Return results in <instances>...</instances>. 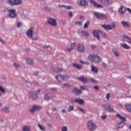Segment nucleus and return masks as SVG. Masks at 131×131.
I'll return each instance as SVG.
<instances>
[{"label": "nucleus", "mask_w": 131, "mask_h": 131, "mask_svg": "<svg viewBox=\"0 0 131 131\" xmlns=\"http://www.w3.org/2000/svg\"><path fill=\"white\" fill-rule=\"evenodd\" d=\"M26 62L28 65H33V64H34V61L32 58H27Z\"/></svg>", "instance_id": "6ab92c4d"}, {"label": "nucleus", "mask_w": 131, "mask_h": 131, "mask_svg": "<svg viewBox=\"0 0 131 131\" xmlns=\"http://www.w3.org/2000/svg\"><path fill=\"white\" fill-rule=\"evenodd\" d=\"M126 11H127V8H126L123 6L121 7L118 10L119 13H120V14H122V15H123V14H124Z\"/></svg>", "instance_id": "4468645a"}, {"label": "nucleus", "mask_w": 131, "mask_h": 131, "mask_svg": "<svg viewBox=\"0 0 131 131\" xmlns=\"http://www.w3.org/2000/svg\"><path fill=\"white\" fill-rule=\"evenodd\" d=\"M94 88L95 89V90H96V91H99L100 89L98 86H95Z\"/></svg>", "instance_id": "6e6d98bb"}, {"label": "nucleus", "mask_w": 131, "mask_h": 131, "mask_svg": "<svg viewBox=\"0 0 131 131\" xmlns=\"http://www.w3.org/2000/svg\"><path fill=\"white\" fill-rule=\"evenodd\" d=\"M122 37H123L124 40H125V41H126L127 42H128V43H129V45H131V37H128L125 35H123L122 36Z\"/></svg>", "instance_id": "ddd939ff"}, {"label": "nucleus", "mask_w": 131, "mask_h": 131, "mask_svg": "<svg viewBox=\"0 0 131 131\" xmlns=\"http://www.w3.org/2000/svg\"><path fill=\"white\" fill-rule=\"evenodd\" d=\"M69 16L70 17V18H72L73 17V13H72V11L69 12Z\"/></svg>", "instance_id": "8fccbe9b"}, {"label": "nucleus", "mask_w": 131, "mask_h": 131, "mask_svg": "<svg viewBox=\"0 0 131 131\" xmlns=\"http://www.w3.org/2000/svg\"><path fill=\"white\" fill-rule=\"evenodd\" d=\"M75 47V43H72L71 45V48L73 50Z\"/></svg>", "instance_id": "864d4df0"}, {"label": "nucleus", "mask_w": 131, "mask_h": 131, "mask_svg": "<svg viewBox=\"0 0 131 131\" xmlns=\"http://www.w3.org/2000/svg\"><path fill=\"white\" fill-rule=\"evenodd\" d=\"M113 53H114L115 56H116V57H119L120 55H119V53H118V52H117L116 51H114Z\"/></svg>", "instance_id": "37998d69"}, {"label": "nucleus", "mask_w": 131, "mask_h": 131, "mask_svg": "<svg viewBox=\"0 0 131 131\" xmlns=\"http://www.w3.org/2000/svg\"><path fill=\"white\" fill-rule=\"evenodd\" d=\"M21 25H22V24L21 23H17V27H20Z\"/></svg>", "instance_id": "bf43d9fd"}, {"label": "nucleus", "mask_w": 131, "mask_h": 131, "mask_svg": "<svg viewBox=\"0 0 131 131\" xmlns=\"http://www.w3.org/2000/svg\"><path fill=\"white\" fill-rule=\"evenodd\" d=\"M103 108L105 110V111H107L108 112H114V108L111 107L110 105L104 104L102 105Z\"/></svg>", "instance_id": "423d86ee"}, {"label": "nucleus", "mask_w": 131, "mask_h": 131, "mask_svg": "<svg viewBox=\"0 0 131 131\" xmlns=\"http://www.w3.org/2000/svg\"><path fill=\"white\" fill-rule=\"evenodd\" d=\"M52 110L53 111L56 112V111H57L58 109L57 108V107H53V108H52Z\"/></svg>", "instance_id": "13d9d810"}, {"label": "nucleus", "mask_w": 131, "mask_h": 131, "mask_svg": "<svg viewBox=\"0 0 131 131\" xmlns=\"http://www.w3.org/2000/svg\"><path fill=\"white\" fill-rule=\"evenodd\" d=\"M73 67H75V68H77L78 70H80V69L82 68V66L81 65L76 63H73Z\"/></svg>", "instance_id": "c85d7f7f"}, {"label": "nucleus", "mask_w": 131, "mask_h": 131, "mask_svg": "<svg viewBox=\"0 0 131 131\" xmlns=\"http://www.w3.org/2000/svg\"><path fill=\"white\" fill-rule=\"evenodd\" d=\"M72 93L74 94L76 96H79L82 94V91L78 89L77 88H75L72 91Z\"/></svg>", "instance_id": "9d476101"}, {"label": "nucleus", "mask_w": 131, "mask_h": 131, "mask_svg": "<svg viewBox=\"0 0 131 131\" xmlns=\"http://www.w3.org/2000/svg\"><path fill=\"white\" fill-rule=\"evenodd\" d=\"M77 110H78L79 111H81V112H82V113H85V110L82 108L80 106H78L77 107Z\"/></svg>", "instance_id": "4c0bfd02"}, {"label": "nucleus", "mask_w": 131, "mask_h": 131, "mask_svg": "<svg viewBox=\"0 0 131 131\" xmlns=\"http://www.w3.org/2000/svg\"><path fill=\"white\" fill-rule=\"evenodd\" d=\"M58 7L60 8H65L67 10H71V6H66V5H58Z\"/></svg>", "instance_id": "473e14b6"}, {"label": "nucleus", "mask_w": 131, "mask_h": 131, "mask_svg": "<svg viewBox=\"0 0 131 131\" xmlns=\"http://www.w3.org/2000/svg\"><path fill=\"white\" fill-rule=\"evenodd\" d=\"M121 23L123 26H125V27H129V24H128L127 22L122 21Z\"/></svg>", "instance_id": "f704fd0d"}, {"label": "nucleus", "mask_w": 131, "mask_h": 131, "mask_svg": "<svg viewBox=\"0 0 131 131\" xmlns=\"http://www.w3.org/2000/svg\"><path fill=\"white\" fill-rule=\"evenodd\" d=\"M61 130L62 131H68L67 130V126H63L62 128H61Z\"/></svg>", "instance_id": "3c124183"}, {"label": "nucleus", "mask_w": 131, "mask_h": 131, "mask_svg": "<svg viewBox=\"0 0 131 131\" xmlns=\"http://www.w3.org/2000/svg\"><path fill=\"white\" fill-rule=\"evenodd\" d=\"M75 103H78V104H79V105H83V104H84L85 102L83 99H76L75 100Z\"/></svg>", "instance_id": "412c9836"}, {"label": "nucleus", "mask_w": 131, "mask_h": 131, "mask_svg": "<svg viewBox=\"0 0 131 131\" xmlns=\"http://www.w3.org/2000/svg\"><path fill=\"white\" fill-rule=\"evenodd\" d=\"M38 109H39V106L37 105H34L33 107L30 110V112L34 113V112H35V111H36V110H38Z\"/></svg>", "instance_id": "b1692460"}, {"label": "nucleus", "mask_w": 131, "mask_h": 131, "mask_svg": "<svg viewBox=\"0 0 131 131\" xmlns=\"http://www.w3.org/2000/svg\"><path fill=\"white\" fill-rule=\"evenodd\" d=\"M93 15L95 16L98 19H100V18H102L104 17V15H103V14L100 13V12H95L93 13Z\"/></svg>", "instance_id": "a211bd4d"}, {"label": "nucleus", "mask_w": 131, "mask_h": 131, "mask_svg": "<svg viewBox=\"0 0 131 131\" xmlns=\"http://www.w3.org/2000/svg\"><path fill=\"white\" fill-rule=\"evenodd\" d=\"M3 112H5L6 113H8V112H10V107L6 106L2 108Z\"/></svg>", "instance_id": "c756f323"}, {"label": "nucleus", "mask_w": 131, "mask_h": 131, "mask_svg": "<svg viewBox=\"0 0 131 131\" xmlns=\"http://www.w3.org/2000/svg\"><path fill=\"white\" fill-rule=\"evenodd\" d=\"M51 71H53V72H56V73H59L60 72H65L66 70L64 69H62L60 68H54L52 67L51 68Z\"/></svg>", "instance_id": "1a4fd4ad"}, {"label": "nucleus", "mask_w": 131, "mask_h": 131, "mask_svg": "<svg viewBox=\"0 0 131 131\" xmlns=\"http://www.w3.org/2000/svg\"><path fill=\"white\" fill-rule=\"evenodd\" d=\"M0 91L3 93L6 92V90H5V89H4V88H3V86H2L1 85H0Z\"/></svg>", "instance_id": "a18cd8bd"}, {"label": "nucleus", "mask_w": 131, "mask_h": 131, "mask_svg": "<svg viewBox=\"0 0 131 131\" xmlns=\"http://www.w3.org/2000/svg\"><path fill=\"white\" fill-rule=\"evenodd\" d=\"M125 107L126 109L129 112H131V104H126L125 105Z\"/></svg>", "instance_id": "2f4dec72"}, {"label": "nucleus", "mask_w": 131, "mask_h": 131, "mask_svg": "<svg viewBox=\"0 0 131 131\" xmlns=\"http://www.w3.org/2000/svg\"><path fill=\"white\" fill-rule=\"evenodd\" d=\"M90 4H93L94 7L96 8L97 9H103L104 6L103 5H100L97 2H95L94 0H90Z\"/></svg>", "instance_id": "39448f33"}, {"label": "nucleus", "mask_w": 131, "mask_h": 131, "mask_svg": "<svg viewBox=\"0 0 131 131\" xmlns=\"http://www.w3.org/2000/svg\"><path fill=\"white\" fill-rule=\"evenodd\" d=\"M48 23L52 26H57V20L54 18L49 17L48 18Z\"/></svg>", "instance_id": "0eeeda50"}, {"label": "nucleus", "mask_w": 131, "mask_h": 131, "mask_svg": "<svg viewBox=\"0 0 131 131\" xmlns=\"http://www.w3.org/2000/svg\"><path fill=\"white\" fill-rule=\"evenodd\" d=\"M78 50L81 53H83L85 51L84 46L83 44L79 43L78 45Z\"/></svg>", "instance_id": "f8f14e48"}, {"label": "nucleus", "mask_w": 131, "mask_h": 131, "mask_svg": "<svg viewBox=\"0 0 131 131\" xmlns=\"http://www.w3.org/2000/svg\"><path fill=\"white\" fill-rule=\"evenodd\" d=\"M65 77L64 75H60L55 77V78L59 81H64V80H65Z\"/></svg>", "instance_id": "f3484780"}, {"label": "nucleus", "mask_w": 131, "mask_h": 131, "mask_svg": "<svg viewBox=\"0 0 131 131\" xmlns=\"http://www.w3.org/2000/svg\"><path fill=\"white\" fill-rule=\"evenodd\" d=\"M75 23L78 26H81V25H82V23L81 21H77L75 22Z\"/></svg>", "instance_id": "49530a36"}, {"label": "nucleus", "mask_w": 131, "mask_h": 131, "mask_svg": "<svg viewBox=\"0 0 131 131\" xmlns=\"http://www.w3.org/2000/svg\"><path fill=\"white\" fill-rule=\"evenodd\" d=\"M80 63L81 64H85V62L83 61V60H80Z\"/></svg>", "instance_id": "338daca9"}, {"label": "nucleus", "mask_w": 131, "mask_h": 131, "mask_svg": "<svg viewBox=\"0 0 131 131\" xmlns=\"http://www.w3.org/2000/svg\"><path fill=\"white\" fill-rule=\"evenodd\" d=\"M38 127L40 128V130H46V127L42 126V125H40V124H38Z\"/></svg>", "instance_id": "ea45409f"}, {"label": "nucleus", "mask_w": 131, "mask_h": 131, "mask_svg": "<svg viewBox=\"0 0 131 131\" xmlns=\"http://www.w3.org/2000/svg\"><path fill=\"white\" fill-rule=\"evenodd\" d=\"M93 35L94 37H96L97 39H100V35H99V33L97 30H94L93 31Z\"/></svg>", "instance_id": "bb28decb"}, {"label": "nucleus", "mask_w": 131, "mask_h": 131, "mask_svg": "<svg viewBox=\"0 0 131 131\" xmlns=\"http://www.w3.org/2000/svg\"><path fill=\"white\" fill-rule=\"evenodd\" d=\"M78 33L83 36L89 37V32L88 31L79 30Z\"/></svg>", "instance_id": "dca6fc26"}, {"label": "nucleus", "mask_w": 131, "mask_h": 131, "mask_svg": "<svg viewBox=\"0 0 131 131\" xmlns=\"http://www.w3.org/2000/svg\"><path fill=\"white\" fill-rule=\"evenodd\" d=\"M91 71H92V72H94V73L97 74V73H98V72H99V70L98 69V68L97 67L94 66V65H92Z\"/></svg>", "instance_id": "aec40b11"}, {"label": "nucleus", "mask_w": 131, "mask_h": 131, "mask_svg": "<svg viewBox=\"0 0 131 131\" xmlns=\"http://www.w3.org/2000/svg\"><path fill=\"white\" fill-rule=\"evenodd\" d=\"M116 116V117H118V118H119V119L122 120V121H125L126 120L125 117H123L122 116H121V115L119 114H117Z\"/></svg>", "instance_id": "a878e982"}, {"label": "nucleus", "mask_w": 131, "mask_h": 131, "mask_svg": "<svg viewBox=\"0 0 131 131\" xmlns=\"http://www.w3.org/2000/svg\"><path fill=\"white\" fill-rule=\"evenodd\" d=\"M31 39H32L33 40H37L38 39H39V36H38V35H37L36 36V37H32V38H31Z\"/></svg>", "instance_id": "a19ab883"}, {"label": "nucleus", "mask_w": 131, "mask_h": 131, "mask_svg": "<svg viewBox=\"0 0 131 131\" xmlns=\"http://www.w3.org/2000/svg\"><path fill=\"white\" fill-rule=\"evenodd\" d=\"M45 100H50L51 98H52V96H51V94L49 93H46L44 95Z\"/></svg>", "instance_id": "72a5a7b5"}, {"label": "nucleus", "mask_w": 131, "mask_h": 131, "mask_svg": "<svg viewBox=\"0 0 131 131\" xmlns=\"http://www.w3.org/2000/svg\"><path fill=\"white\" fill-rule=\"evenodd\" d=\"M96 48V46L95 45H91V49H95Z\"/></svg>", "instance_id": "774afa93"}, {"label": "nucleus", "mask_w": 131, "mask_h": 131, "mask_svg": "<svg viewBox=\"0 0 131 131\" xmlns=\"http://www.w3.org/2000/svg\"><path fill=\"white\" fill-rule=\"evenodd\" d=\"M29 96L33 100L37 99V94L34 92H31L29 93Z\"/></svg>", "instance_id": "2eb2a0df"}, {"label": "nucleus", "mask_w": 131, "mask_h": 131, "mask_svg": "<svg viewBox=\"0 0 131 131\" xmlns=\"http://www.w3.org/2000/svg\"><path fill=\"white\" fill-rule=\"evenodd\" d=\"M123 126H124V122H121L117 124V128L118 129H119L120 128H122V127H123Z\"/></svg>", "instance_id": "393cba45"}, {"label": "nucleus", "mask_w": 131, "mask_h": 131, "mask_svg": "<svg viewBox=\"0 0 131 131\" xmlns=\"http://www.w3.org/2000/svg\"><path fill=\"white\" fill-rule=\"evenodd\" d=\"M121 46L124 48L126 49V50H129L130 49V47L127 45L126 43H121Z\"/></svg>", "instance_id": "7c9ffc66"}, {"label": "nucleus", "mask_w": 131, "mask_h": 131, "mask_svg": "<svg viewBox=\"0 0 131 131\" xmlns=\"http://www.w3.org/2000/svg\"><path fill=\"white\" fill-rule=\"evenodd\" d=\"M80 5L84 7L88 6V2L86 0H81L80 2Z\"/></svg>", "instance_id": "cd10ccee"}, {"label": "nucleus", "mask_w": 131, "mask_h": 131, "mask_svg": "<svg viewBox=\"0 0 131 131\" xmlns=\"http://www.w3.org/2000/svg\"><path fill=\"white\" fill-rule=\"evenodd\" d=\"M0 41L2 43H5V40L4 39L0 38Z\"/></svg>", "instance_id": "680f3d73"}, {"label": "nucleus", "mask_w": 131, "mask_h": 131, "mask_svg": "<svg viewBox=\"0 0 131 131\" xmlns=\"http://www.w3.org/2000/svg\"><path fill=\"white\" fill-rule=\"evenodd\" d=\"M23 131H30V126H25L23 128Z\"/></svg>", "instance_id": "e433bc0d"}, {"label": "nucleus", "mask_w": 131, "mask_h": 131, "mask_svg": "<svg viewBox=\"0 0 131 131\" xmlns=\"http://www.w3.org/2000/svg\"><path fill=\"white\" fill-rule=\"evenodd\" d=\"M63 88H66V89H69L70 88V85L67 83L63 84Z\"/></svg>", "instance_id": "79ce46f5"}, {"label": "nucleus", "mask_w": 131, "mask_h": 131, "mask_svg": "<svg viewBox=\"0 0 131 131\" xmlns=\"http://www.w3.org/2000/svg\"><path fill=\"white\" fill-rule=\"evenodd\" d=\"M66 51L67 52H71L72 51H73V49L71 47V48H66Z\"/></svg>", "instance_id": "09e8293b"}, {"label": "nucleus", "mask_w": 131, "mask_h": 131, "mask_svg": "<svg viewBox=\"0 0 131 131\" xmlns=\"http://www.w3.org/2000/svg\"><path fill=\"white\" fill-rule=\"evenodd\" d=\"M61 112L62 113H66V110L65 109H62V111H61Z\"/></svg>", "instance_id": "0e129e2a"}, {"label": "nucleus", "mask_w": 131, "mask_h": 131, "mask_svg": "<svg viewBox=\"0 0 131 131\" xmlns=\"http://www.w3.org/2000/svg\"><path fill=\"white\" fill-rule=\"evenodd\" d=\"M1 78H2L3 80H6V79H7V77L4 75L1 76Z\"/></svg>", "instance_id": "5fc2aeb1"}, {"label": "nucleus", "mask_w": 131, "mask_h": 131, "mask_svg": "<svg viewBox=\"0 0 131 131\" xmlns=\"http://www.w3.org/2000/svg\"><path fill=\"white\" fill-rule=\"evenodd\" d=\"M34 75H35V76H37V75H38V72H37V71L34 72Z\"/></svg>", "instance_id": "052dcab7"}, {"label": "nucleus", "mask_w": 131, "mask_h": 131, "mask_svg": "<svg viewBox=\"0 0 131 131\" xmlns=\"http://www.w3.org/2000/svg\"><path fill=\"white\" fill-rule=\"evenodd\" d=\"M13 66L15 68H20V65L18 63H14Z\"/></svg>", "instance_id": "de8ad7c7"}, {"label": "nucleus", "mask_w": 131, "mask_h": 131, "mask_svg": "<svg viewBox=\"0 0 131 131\" xmlns=\"http://www.w3.org/2000/svg\"><path fill=\"white\" fill-rule=\"evenodd\" d=\"M90 25V21H87L84 25V28H88Z\"/></svg>", "instance_id": "c03bdc74"}, {"label": "nucleus", "mask_w": 131, "mask_h": 131, "mask_svg": "<svg viewBox=\"0 0 131 131\" xmlns=\"http://www.w3.org/2000/svg\"><path fill=\"white\" fill-rule=\"evenodd\" d=\"M21 0H8V4L10 6H18L21 5Z\"/></svg>", "instance_id": "20e7f679"}, {"label": "nucleus", "mask_w": 131, "mask_h": 131, "mask_svg": "<svg viewBox=\"0 0 131 131\" xmlns=\"http://www.w3.org/2000/svg\"><path fill=\"white\" fill-rule=\"evenodd\" d=\"M80 89H81V90H82V91H85V90L89 89V87H88L85 85H81L80 86Z\"/></svg>", "instance_id": "58836bf2"}, {"label": "nucleus", "mask_w": 131, "mask_h": 131, "mask_svg": "<svg viewBox=\"0 0 131 131\" xmlns=\"http://www.w3.org/2000/svg\"><path fill=\"white\" fill-rule=\"evenodd\" d=\"M47 125L49 126V127H52V124L47 123Z\"/></svg>", "instance_id": "69168bd1"}, {"label": "nucleus", "mask_w": 131, "mask_h": 131, "mask_svg": "<svg viewBox=\"0 0 131 131\" xmlns=\"http://www.w3.org/2000/svg\"><path fill=\"white\" fill-rule=\"evenodd\" d=\"M27 36L28 37H30L32 38V36H33V28H30L26 32Z\"/></svg>", "instance_id": "9b49d317"}, {"label": "nucleus", "mask_w": 131, "mask_h": 131, "mask_svg": "<svg viewBox=\"0 0 131 131\" xmlns=\"http://www.w3.org/2000/svg\"><path fill=\"white\" fill-rule=\"evenodd\" d=\"M68 112H71L74 110V106L73 105H70L67 109Z\"/></svg>", "instance_id": "c9c22d12"}, {"label": "nucleus", "mask_w": 131, "mask_h": 131, "mask_svg": "<svg viewBox=\"0 0 131 131\" xmlns=\"http://www.w3.org/2000/svg\"><path fill=\"white\" fill-rule=\"evenodd\" d=\"M101 27L107 30H111L112 29V27L110 25H101Z\"/></svg>", "instance_id": "5701e85b"}, {"label": "nucleus", "mask_w": 131, "mask_h": 131, "mask_svg": "<svg viewBox=\"0 0 131 131\" xmlns=\"http://www.w3.org/2000/svg\"><path fill=\"white\" fill-rule=\"evenodd\" d=\"M87 126L88 129L91 131L96 130V129L97 128V125H96L95 123L92 121H89L88 122Z\"/></svg>", "instance_id": "f03ea898"}, {"label": "nucleus", "mask_w": 131, "mask_h": 131, "mask_svg": "<svg viewBox=\"0 0 131 131\" xmlns=\"http://www.w3.org/2000/svg\"><path fill=\"white\" fill-rule=\"evenodd\" d=\"M101 119H103V120L104 119H106V116H101Z\"/></svg>", "instance_id": "e2e57ef3"}, {"label": "nucleus", "mask_w": 131, "mask_h": 131, "mask_svg": "<svg viewBox=\"0 0 131 131\" xmlns=\"http://www.w3.org/2000/svg\"><path fill=\"white\" fill-rule=\"evenodd\" d=\"M105 98H106V100H110V94L109 93H107Z\"/></svg>", "instance_id": "603ef678"}, {"label": "nucleus", "mask_w": 131, "mask_h": 131, "mask_svg": "<svg viewBox=\"0 0 131 131\" xmlns=\"http://www.w3.org/2000/svg\"><path fill=\"white\" fill-rule=\"evenodd\" d=\"M51 91H53V92H57V89L56 88H53L51 89Z\"/></svg>", "instance_id": "4d7b16f0"}, {"label": "nucleus", "mask_w": 131, "mask_h": 131, "mask_svg": "<svg viewBox=\"0 0 131 131\" xmlns=\"http://www.w3.org/2000/svg\"><path fill=\"white\" fill-rule=\"evenodd\" d=\"M8 12H9V17L11 19H15L18 16L16 10L15 9H8Z\"/></svg>", "instance_id": "7ed1b4c3"}, {"label": "nucleus", "mask_w": 131, "mask_h": 131, "mask_svg": "<svg viewBox=\"0 0 131 131\" xmlns=\"http://www.w3.org/2000/svg\"><path fill=\"white\" fill-rule=\"evenodd\" d=\"M79 80V81H81V82H88L89 80L88 78L84 77V76H81L77 78Z\"/></svg>", "instance_id": "4be33fe9"}, {"label": "nucleus", "mask_w": 131, "mask_h": 131, "mask_svg": "<svg viewBox=\"0 0 131 131\" xmlns=\"http://www.w3.org/2000/svg\"><path fill=\"white\" fill-rule=\"evenodd\" d=\"M98 3H101L103 6H108L112 5V1L111 0H97Z\"/></svg>", "instance_id": "6e6552de"}, {"label": "nucleus", "mask_w": 131, "mask_h": 131, "mask_svg": "<svg viewBox=\"0 0 131 131\" xmlns=\"http://www.w3.org/2000/svg\"><path fill=\"white\" fill-rule=\"evenodd\" d=\"M88 59H89L90 61L95 62V63H100L101 61V58L100 56L94 54L89 55Z\"/></svg>", "instance_id": "f257e3e1"}]
</instances>
